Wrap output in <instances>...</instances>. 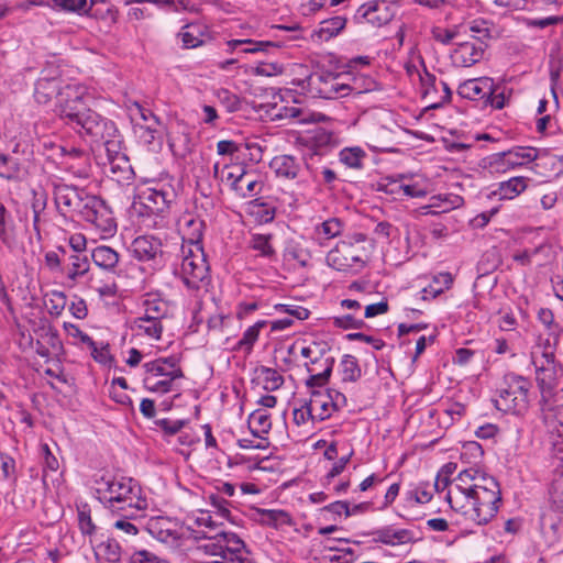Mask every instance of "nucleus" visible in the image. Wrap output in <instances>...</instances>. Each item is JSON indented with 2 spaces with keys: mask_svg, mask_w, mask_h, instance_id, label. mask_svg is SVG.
I'll return each mask as SVG.
<instances>
[{
  "mask_svg": "<svg viewBox=\"0 0 563 563\" xmlns=\"http://www.w3.org/2000/svg\"><path fill=\"white\" fill-rule=\"evenodd\" d=\"M98 499L104 508L120 517H135L143 512L147 506V499L142 495V487L132 477L102 476L96 481Z\"/></svg>",
  "mask_w": 563,
  "mask_h": 563,
  "instance_id": "1",
  "label": "nucleus"
},
{
  "mask_svg": "<svg viewBox=\"0 0 563 563\" xmlns=\"http://www.w3.org/2000/svg\"><path fill=\"white\" fill-rule=\"evenodd\" d=\"M488 489L473 490L468 493L448 492L445 499L451 508L476 525H486L498 512L501 503V493L498 483L488 481Z\"/></svg>",
  "mask_w": 563,
  "mask_h": 563,
  "instance_id": "2",
  "label": "nucleus"
},
{
  "mask_svg": "<svg viewBox=\"0 0 563 563\" xmlns=\"http://www.w3.org/2000/svg\"><path fill=\"white\" fill-rule=\"evenodd\" d=\"M195 538L207 540L197 550L216 558L211 563H252L244 541L234 532L221 530L209 534L208 531L200 530Z\"/></svg>",
  "mask_w": 563,
  "mask_h": 563,
  "instance_id": "3",
  "label": "nucleus"
},
{
  "mask_svg": "<svg viewBox=\"0 0 563 563\" xmlns=\"http://www.w3.org/2000/svg\"><path fill=\"white\" fill-rule=\"evenodd\" d=\"M357 79H354V85L342 81V76L329 71H317L309 76L308 86L310 92L318 98L322 99H338L349 96L352 91L357 95L364 91H371L376 82L372 79H364V86L357 85Z\"/></svg>",
  "mask_w": 563,
  "mask_h": 563,
  "instance_id": "4",
  "label": "nucleus"
},
{
  "mask_svg": "<svg viewBox=\"0 0 563 563\" xmlns=\"http://www.w3.org/2000/svg\"><path fill=\"white\" fill-rule=\"evenodd\" d=\"M65 124L86 136H102L107 131H112L108 118L91 110L86 101L64 110H55Z\"/></svg>",
  "mask_w": 563,
  "mask_h": 563,
  "instance_id": "5",
  "label": "nucleus"
},
{
  "mask_svg": "<svg viewBox=\"0 0 563 563\" xmlns=\"http://www.w3.org/2000/svg\"><path fill=\"white\" fill-rule=\"evenodd\" d=\"M353 239L355 243L340 241L328 253L325 261L330 267L345 273H357L364 267L366 263L365 250L357 244L363 243L366 238L363 233H356Z\"/></svg>",
  "mask_w": 563,
  "mask_h": 563,
  "instance_id": "6",
  "label": "nucleus"
},
{
  "mask_svg": "<svg viewBox=\"0 0 563 563\" xmlns=\"http://www.w3.org/2000/svg\"><path fill=\"white\" fill-rule=\"evenodd\" d=\"M505 387L495 399L498 410L514 415H521L528 409V394L530 382L520 375L509 373L504 378Z\"/></svg>",
  "mask_w": 563,
  "mask_h": 563,
  "instance_id": "7",
  "label": "nucleus"
},
{
  "mask_svg": "<svg viewBox=\"0 0 563 563\" xmlns=\"http://www.w3.org/2000/svg\"><path fill=\"white\" fill-rule=\"evenodd\" d=\"M76 213L103 232L110 233L115 230V223L109 207L101 198L90 195L88 191L81 199L80 207H78Z\"/></svg>",
  "mask_w": 563,
  "mask_h": 563,
  "instance_id": "8",
  "label": "nucleus"
},
{
  "mask_svg": "<svg viewBox=\"0 0 563 563\" xmlns=\"http://www.w3.org/2000/svg\"><path fill=\"white\" fill-rule=\"evenodd\" d=\"M145 531L157 541L172 548L180 545L184 526L169 517H151L144 525Z\"/></svg>",
  "mask_w": 563,
  "mask_h": 563,
  "instance_id": "9",
  "label": "nucleus"
},
{
  "mask_svg": "<svg viewBox=\"0 0 563 563\" xmlns=\"http://www.w3.org/2000/svg\"><path fill=\"white\" fill-rule=\"evenodd\" d=\"M181 280L188 289H199L200 284L209 276V266L202 251L195 254L189 250L184 256L180 267Z\"/></svg>",
  "mask_w": 563,
  "mask_h": 563,
  "instance_id": "10",
  "label": "nucleus"
},
{
  "mask_svg": "<svg viewBox=\"0 0 563 563\" xmlns=\"http://www.w3.org/2000/svg\"><path fill=\"white\" fill-rule=\"evenodd\" d=\"M543 358L536 369V380L541 394L540 399L558 395L559 380L562 376V369L555 364L553 355H543Z\"/></svg>",
  "mask_w": 563,
  "mask_h": 563,
  "instance_id": "11",
  "label": "nucleus"
},
{
  "mask_svg": "<svg viewBox=\"0 0 563 563\" xmlns=\"http://www.w3.org/2000/svg\"><path fill=\"white\" fill-rule=\"evenodd\" d=\"M394 16L393 8L386 1L379 0L361 5L354 19L357 23H368L374 27H380L389 23Z\"/></svg>",
  "mask_w": 563,
  "mask_h": 563,
  "instance_id": "12",
  "label": "nucleus"
},
{
  "mask_svg": "<svg viewBox=\"0 0 563 563\" xmlns=\"http://www.w3.org/2000/svg\"><path fill=\"white\" fill-rule=\"evenodd\" d=\"M177 194L170 184H157L142 194L143 205L152 213H162L175 201Z\"/></svg>",
  "mask_w": 563,
  "mask_h": 563,
  "instance_id": "13",
  "label": "nucleus"
},
{
  "mask_svg": "<svg viewBox=\"0 0 563 563\" xmlns=\"http://www.w3.org/2000/svg\"><path fill=\"white\" fill-rule=\"evenodd\" d=\"M130 252L140 262L153 261L156 264L163 263V243L161 239L154 235H140L135 238L130 245Z\"/></svg>",
  "mask_w": 563,
  "mask_h": 563,
  "instance_id": "14",
  "label": "nucleus"
},
{
  "mask_svg": "<svg viewBox=\"0 0 563 563\" xmlns=\"http://www.w3.org/2000/svg\"><path fill=\"white\" fill-rule=\"evenodd\" d=\"M87 190L65 183L54 184V199L58 209L76 212Z\"/></svg>",
  "mask_w": 563,
  "mask_h": 563,
  "instance_id": "15",
  "label": "nucleus"
},
{
  "mask_svg": "<svg viewBox=\"0 0 563 563\" xmlns=\"http://www.w3.org/2000/svg\"><path fill=\"white\" fill-rule=\"evenodd\" d=\"M540 411L543 422L552 432H563V397L555 395L540 399Z\"/></svg>",
  "mask_w": 563,
  "mask_h": 563,
  "instance_id": "16",
  "label": "nucleus"
},
{
  "mask_svg": "<svg viewBox=\"0 0 563 563\" xmlns=\"http://www.w3.org/2000/svg\"><path fill=\"white\" fill-rule=\"evenodd\" d=\"M145 373L155 377L175 380L184 377V372L179 366V360L176 356L158 357L143 365Z\"/></svg>",
  "mask_w": 563,
  "mask_h": 563,
  "instance_id": "17",
  "label": "nucleus"
},
{
  "mask_svg": "<svg viewBox=\"0 0 563 563\" xmlns=\"http://www.w3.org/2000/svg\"><path fill=\"white\" fill-rule=\"evenodd\" d=\"M457 93L464 99L485 102L486 96L493 93V79L489 77L467 79L459 86Z\"/></svg>",
  "mask_w": 563,
  "mask_h": 563,
  "instance_id": "18",
  "label": "nucleus"
},
{
  "mask_svg": "<svg viewBox=\"0 0 563 563\" xmlns=\"http://www.w3.org/2000/svg\"><path fill=\"white\" fill-rule=\"evenodd\" d=\"M181 40L183 48H196L211 41L212 36L209 27L200 22H191L184 25L178 33Z\"/></svg>",
  "mask_w": 563,
  "mask_h": 563,
  "instance_id": "19",
  "label": "nucleus"
},
{
  "mask_svg": "<svg viewBox=\"0 0 563 563\" xmlns=\"http://www.w3.org/2000/svg\"><path fill=\"white\" fill-rule=\"evenodd\" d=\"M485 47L476 42H463L453 51L451 58L455 66L471 67L484 56Z\"/></svg>",
  "mask_w": 563,
  "mask_h": 563,
  "instance_id": "20",
  "label": "nucleus"
},
{
  "mask_svg": "<svg viewBox=\"0 0 563 563\" xmlns=\"http://www.w3.org/2000/svg\"><path fill=\"white\" fill-rule=\"evenodd\" d=\"M88 98V89L78 82H68L59 88L56 95L55 110H64L67 107H74Z\"/></svg>",
  "mask_w": 563,
  "mask_h": 563,
  "instance_id": "21",
  "label": "nucleus"
},
{
  "mask_svg": "<svg viewBox=\"0 0 563 563\" xmlns=\"http://www.w3.org/2000/svg\"><path fill=\"white\" fill-rule=\"evenodd\" d=\"M375 542H380L387 545H398L410 542L412 540V532L407 529H394L391 526L376 529L369 533Z\"/></svg>",
  "mask_w": 563,
  "mask_h": 563,
  "instance_id": "22",
  "label": "nucleus"
},
{
  "mask_svg": "<svg viewBox=\"0 0 563 563\" xmlns=\"http://www.w3.org/2000/svg\"><path fill=\"white\" fill-rule=\"evenodd\" d=\"M529 178L517 176L511 177L506 181L497 185V188L492 191V196L497 197L499 200H511L522 194L528 187Z\"/></svg>",
  "mask_w": 563,
  "mask_h": 563,
  "instance_id": "23",
  "label": "nucleus"
},
{
  "mask_svg": "<svg viewBox=\"0 0 563 563\" xmlns=\"http://www.w3.org/2000/svg\"><path fill=\"white\" fill-rule=\"evenodd\" d=\"M108 122L112 125V131H107L100 137H89L92 142H103L108 159L118 158V156H124L125 154L122 152V139L119 130L112 120L108 119Z\"/></svg>",
  "mask_w": 563,
  "mask_h": 563,
  "instance_id": "24",
  "label": "nucleus"
},
{
  "mask_svg": "<svg viewBox=\"0 0 563 563\" xmlns=\"http://www.w3.org/2000/svg\"><path fill=\"white\" fill-rule=\"evenodd\" d=\"M92 262L100 268L118 274L117 267L120 261L119 253L110 246L99 245L91 251Z\"/></svg>",
  "mask_w": 563,
  "mask_h": 563,
  "instance_id": "25",
  "label": "nucleus"
},
{
  "mask_svg": "<svg viewBox=\"0 0 563 563\" xmlns=\"http://www.w3.org/2000/svg\"><path fill=\"white\" fill-rule=\"evenodd\" d=\"M271 168L278 177L296 179L300 176L301 167L299 162L290 155H280L273 158Z\"/></svg>",
  "mask_w": 563,
  "mask_h": 563,
  "instance_id": "26",
  "label": "nucleus"
},
{
  "mask_svg": "<svg viewBox=\"0 0 563 563\" xmlns=\"http://www.w3.org/2000/svg\"><path fill=\"white\" fill-rule=\"evenodd\" d=\"M302 140L311 151L312 158L314 155H322L323 152L332 144L333 134L323 128H317L302 137Z\"/></svg>",
  "mask_w": 563,
  "mask_h": 563,
  "instance_id": "27",
  "label": "nucleus"
},
{
  "mask_svg": "<svg viewBox=\"0 0 563 563\" xmlns=\"http://www.w3.org/2000/svg\"><path fill=\"white\" fill-rule=\"evenodd\" d=\"M228 52L233 53L238 47H242L240 53L255 54L260 52L268 53L276 49L279 45L271 41H253V40H231L227 43Z\"/></svg>",
  "mask_w": 563,
  "mask_h": 563,
  "instance_id": "28",
  "label": "nucleus"
},
{
  "mask_svg": "<svg viewBox=\"0 0 563 563\" xmlns=\"http://www.w3.org/2000/svg\"><path fill=\"white\" fill-rule=\"evenodd\" d=\"M344 230V222L339 218H329L316 225L314 238L319 245L324 246L325 242L332 240Z\"/></svg>",
  "mask_w": 563,
  "mask_h": 563,
  "instance_id": "29",
  "label": "nucleus"
},
{
  "mask_svg": "<svg viewBox=\"0 0 563 563\" xmlns=\"http://www.w3.org/2000/svg\"><path fill=\"white\" fill-rule=\"evenodd\" d=\"M260 516L258 522L264 526L273 527L278 529L284 526H291V516L283 509H256Z\"/></svg>",
  "mask_w": 563,
  "mask_h": 563,
  "instance_id": "30",
  "label": "nucleus"
},
{
  "mask_svg": "<svg viewBox=\"0 0 563 563\" xmlns=\"http://www.w3.org/2000/svg\"><path fill=\"white\" fill-rule=\"evenodd\" d=\"M334 363H335L334 357L327 356L323 360V365H321L323 367L322 371L318 372V373H314L317 371V368L309 366V364L307 363L306 364L307 371L311 374L308 377V379L306 380V386L308 388H311L312 390H314L313 389L314 387H322L325 384H328V382L332 375Z\"/></svg>",
  "mask_w": 563,
  "mask_h": 563,
  "instance_id": "31",
  "label": "nucleus"
},
{
  "mask_svg": "<svg viewBox=\"0 0 563 563\" xmlns=\"http://www.w3.org/2000/svg\"><path fill=\"white\" fill-rule=\"evenodd\" d=\"M246 211L260 223H269L275 219L276 208L261 198L246 203Z\"/></svg>",
  "mask_w": 563,
  "mask_h": 563,
  "instance_id": "32",
  "label": "nucleus"
},
{
  "mask_svg": "<svg viewBox=\"0 0 563 563\" xmlns=\"http://www.w3.org/2000/svg\"><path fill=\"white\" fill-rule=\"evenodd\" d=\"M506 154L508 156V165L515 169L536 161L539 156V151L531 146H515L506 151Z\"/></svg>",
  "mask_w": 563,
  "mask_h": 563,
  "instance_id": "33",
  "label": "nucleus"
},
{
  "mask_svg": "<svg viewBox=\"0 0 563 563\" xmlns=\"http://www.w3.org/2000/svg\"><path fill=\"white\" fill-rule=\"evenodd\" d=\"M95 555L98 561L118 563L121 560V547L115 539L108 538L95 547Z\"/></svg>",
  "mask_w": 563,
  "mask_h": 563,
  "instance_id": "34",
  "label": "nucleus"
},
{
  "mask_svg": "<svg viewBox=\"0 0 563 563\" xmlns=\"http://www.w3.org/2000/svg\"><path fill=\"white\" fill-rule=\"evenodd\" d=\"M203 227L205 223L199 218L189 217L184 219V236L190 244L196 246L198 252L202 251L200 242L203 235Z\"/></svg>",
  "mask_w": 563,
  "mask_h": 563,
  "instance_id": "35",
  "label": "nucleus"
},
{
  "mask_svg": "<svg viewBox=\"0 0 563 563\" xmlns=\"http://www.w3.org/2000/svg\"><path fill=\"white\" fill-rule=\"evenodd\" d=\"M59 88H63V86L58 81H49L45 78H38L35 82L34 98L37 103L46 104L54 97L56 98Z\"/></svg>",
  "mask_w": 563,
  "mask_h": 563,
  "instance_id": "36",
  "label": "nucleus"
},
{
  "mask_svg": "<svg viewBox=\"0 0 563 563\" xmlns=\"http://www.w3.org/2000/svg\"><path fill=\"white\" fill-rule=\"evenodd\" d=\"M307 402L319 421L330 418L332 412L335 411L329 405L327 396L320 390H311L310 400Z\"/></svg>",
  "mask_w": 563,
  "mask_h": 563,
  "instance_id": "37",
  "label": "nucleus"
},
{
  "mask_svg": "<svg viewBox=\"0 0 563 563\" xmlns=\"http://www.w3.org/2000/svg\"><path fill=\"white\" fill-rule=\"evenodd\" d=\"M267 325L266 320H260L255 322L253 325L249 327L242 338L236 342L233 350L235 351H244L245 353H251L255 342L258 339L261 329Z\"/></svg>",
  "mask_w": 563,
  "mask_h": 563,
  "instance_id": "38",
  "label": "nucleus"
},
{
  "mask_svg": "<svg viewBox=\"0 0 563 563\" xmlns=\"http://www.w3.org/2000/svg\"><path fill=\"white\" fill-rule=\"evenodd\" d=\"M340 374L343 383H355L362 377L358 361L351 354H344L340 362Z\"/></svg>",
  "mask_w": 563,
  "mask_h": 563,
  "instance_id": "39",
  "label": "nucleus"
},
{
  "mask_svg": "<svg viewBox=\"0 0 563 563\" xmlns=\"http://www.w3.org/2000/svg\"><path fill=\"white\" fill-rule=\"evenodd\" d=\"M345 24L346 19L341 15L325 19L320 22L317 34L320 38L328 41L336 36L345 27Z\"/></svg>",
  "mask_w": 563,
  "mask_h": 563,
  "instance_id": "40",
  "label": "nucleus"
},
{
  "mask_svg": "<svg viewBox=\"0 0 563 563\" xmlns=\"http://www.w3.org/2000/svg\"><path fill=\"white\" fill-rule=\"evenodd\" d=\"M69 260V269L67 272V277L75 282L78 277L84 276L89 271V261L88 257L81 253H74L68 256Z\"/></svg>",
  "mask_w": 563,
  "mask_h": 563,
  "instance_id": "41",
  "label": "nucleus"
},
{
  "mask_svg": "<svg viewBox=\"0 0 563 563\" xmlns=\"http://www.w3.org/2000/svg\"><path fill=\"white\" fill-rule=\"evenodd\" d=\"M272 234L254 233L251 235L250 246L263 257L272 258L275 250L271 243Z\"/></svg>",
  "mask_w": 563,
  "mask_h": 563,
  "instance_id": "42",
  "label": "nucleus"
},
{
  "mask_svg": "<svg viewBox=\"0 0 563 563\" xmlns=\"http://www.w3.org/2000/svg\"><path fill=\"white\" fill-rule=\"evenodd\" d=\"M365 157L361 147H345L340 152V161L350 168H362Z\"/></svg>",
  "mask_w": 563,
  "mask_h": 563,
  "instance_id": "43",
  "label": "nucleus"
},
{
  "mask_svg": "<svg viewBox=\"0 0 563 563\" xmlns=\"http://www.w3.org/2000/svg\"><path fill=\"white\" fill-rule=\"evenodd\" d=\"M132 329L135 330L139 335H145L152 340H159L164 327L161 322L133 321Z\"/></svg>",
  "mask_w": 563,
  "mask_h": 563,
  "instance_id": "44",
  "label": "nucleus"
},
{
  "mask_svg": "<svg viewBox=\"0 0 563 563\" xmlns=\"http://www.w3.org/2000/svg\"><path fill=\"white\" fill-rule=\"evenodd\" d=\"M329 350L330 349L327 346V344H320L317 342H312V344H310L308 346H303L301 349L300 353H301L302 357L310 360V364L312 366L317 365L320 362H321V365H323V360L327 357V356H324V354Z\"/></svg>",
  "mask_w": 563,
  "mask_h": 563,
  "instance_id": "45",
  "label": "nucleus"
},
{
  "mask_svg": "<svg viewBox=\"0 0 563 563\" xmlns=\"http://www.w3.org/2000/svg\"><path fill=\"white\" fill-rule=\"evenodd\" d=\"M506 151L492 154L484 159V167L489 168L493 173H506L509 169H512L510 165H508V156H506Z\"/></svg>",
  "mask_w": 563,
  "mask_h": 563,
  "instance_id": "46",
  "label": "nucleus"
},
{
  "mask_svg": "<svg viewBox=\"0 0 563 563\" xmlns=\"http://www.w3.org/2000/svg\"><path fill=\"white\" fill-rule=\"evenodd\" d=\"M261 375L263 376L264 389L274 391L279 389L284 384V377L274 368L262 366Z\"/></svg>",
  "mask_w": 563,
  "mask_h": 563,
  "instance_id": "47",
  "label": "nucleus"
},
{
  "mask_svg": "<svg viewBox=\"0 0 563 563\" xmlns=\"http://www.w3.org/2000/svg\"><path fill=\"white\" fill-rule=\"evenodd\" d=\"M332 323L335 328L349 330V329H362L366 325L362 317H356L355 313H346L339 317L332 318Z\"/></svg>",
  "mask_w": 563,
  "mask_h": 563,
  "instance_id": "48",
  "label": "nucleus"
},
{
  "mask_svg": "<svg viewBox=\"0 0 563 563\" xmlns=\"http://www.w3.org/2000/svg\"><path fill=\"white\" fill-rule=\"evenodd\" d=\"M45 305L51 316H59L67 303V297L63 291L52 290Z\"/></svg>",
  "mask_w": 563,
  "mask_h": 563,
  "instance_id": "49",
  "label": "nucleus"
},
{
  "mask_svg": "<svg viewBox=\"0 0 563 563\" xmlns=\"http://www.w3.org/2000/svg\"><path fill=\"white\" fill-rule=\"evenodd\" d=\"M472 36L477 41V44L487 46L486 41L492 38L489 23L485 20H474L470 25Z\"/></svg>",
  "mask_w": 563,
  "mask_h": 563,
  "instance_id": "50",
  "label": "nucleus"
},
{
  "mask_svg": "<svg viewBox=\"0 0 563 563\" xmlns=\"http://www.w3.org/2000/svg\"><path fill=\"white\" fill-rule=\"evenodd\" d=\"M143 306L146 312L159 320L161 323H163V320L168 317V305L162 299H146Z\"/></svg>",
  "mask_w": 563,
  "mask_h": 563,
  "instance_id": "51",
  "label": "nucleus"
},
{
  "mask_svg": "<svg viewBox=\"0 0 563 563\" xmlns=\"http://www.w3.org/2000/svg\"><path fill=\"white\" fill-rule=\"evenodd\" d=\"M157 124H142L136 123L134 125V133L137 135L139 140L145 145H152L158 135V130L156 129Z\"/></svg>",
  "mask_w": 563,
  "mask_h": 563,
  "instance_id": "52",
  "label": "nucleus"
},
{
  "mask_svg": "<svg viewBox=\"0 0 563 563\" xmlns=\"http://www.w3.org/2000/svg\"><path fill=\"white\" fill-rule=\"evenodd\" d=\"M263 184L250 174V178H246L244 183H241L235 190V194L241 198H249L261 192Z\"/></svg>",
  "mask_w": 563,
  "mask_h": 563,
  "instance_id": "53",
  "label": "nucleus"
},
{
  "mask_svg": "<svg viewBox=\"0 0 563 563\" xmlns=\"http://www.w3.org/2000/svg\"><path fill=\"white\" fill-rule=\"evenodd\" d=\"M108 161L112 174H119V176L124 180H129L131 178L132 168L126 155L118 156V158H112Z\"/></svg>",
  "mask_w": 563,
  "mask_h": 563,
  "instance_id": "54",
  "label": "nucleus"
},
{
  "mask_svg": "<svg viewBox=\"0 0 563 563\" xmlns=\"http://www.w3.org/2000/svg\"><path fill=\"white\" fill-rule=\"evenodd\" d=\"M157 377L147 375L144 377V386L152 393L166 394L173 389V382L168 379H156Z\"/></svg>",
  "mask_w": 563,
  "mask_h": 563,
  "instance_id": "55",
  "label": "nucleus"
},
{
  "mask_svg": "<svg viewBox=\"0 0 563 563\" xmlns=\"http://www.w3.org/2000/svg\"><path fill=\"white\" fill-rule=\"evenodd\" d=\"M249 424L257 427V431L268 433L272 427L271 416L264 410H255L249 417Z\"/></svg>",
  "mask_w": 563,
  "mask_h": 563,
  "instance_id": "56",
  "label": "nucleus"
},
{
  "mask_svg": "<svg viewBox=\"0 0 563 563\" xmlns=\"http://www.w3.org/2000/svg\"><path fill=\"white\" fill-rule=\"evenodd\" d=\"M140 517H142V512L135 517H121L113 523V528L121 531L126 537H134L140 532V529L131 520H135Z\"/></svg>",
  "mask_w": 563,
  "mask_h": 563,
  "instance_id": "57",
  "label": "nucleus"
},
{
  "mask_svg": "<svg viewBox=\"0 0 563 563\" xmlns=\"http://www.w3.org/2000/svg\"><path fill=\"white\" fill-rule=\"evenodd\" d=\"M477 478H475V482L471 484L470 486H457V493H468L473 490H479V489H488V481H492L493 483H498L493 476H488L485 473H482L477 470L476 474Z\"/></svg>",
  "mask_w": 563,
  "mask_h": 563,
  "instance_id": "58",
  "label": "nucleus"
},
{
  "mask_svg": "<svg viewBox=\"0 0 563 563\" xmlns=\"http://www.w3.org/2000/svg\"><path fill=\"white\" fill-rule=\"evenodd\" d=\"M539 321L547 328L549 334L556 338L560 333V325L554 322V316L552 310L548 308H541L538 312Z\"/></svg>",
  "mask_w": 563,
  "mask_h": 563,
  "instance_id": "59",
  "label": "nucleus"
},
{
  "mask_svg": "<svg viewBox=\"0 0 563 563\" xmlns=\"http://www.w3.org/2000/svg\"><path fill=\"white\" fill-rule=\"evenodd\" d=\"M218 99L230 113L238 111L241 107L240 98L227 89L219 90Z\"/></svg>",
  "mask_w": 563,
  "mask_h": 563,
  "instance_id": "60",
  "label": "nucleus"
},
{
  "mask_svg": "<svg viewBox=\"0 0 563 563\" xmlns=\"http://www.w3.org/2000/svg\"><path fill=\"white\" fill-rule=\"evenodd\" d=\"M246 178H250V173L245 170L243 166L236 165L232 170L228 172L224 179L230 183L232 190H236L241 183H244Z\"/></svg>",
  "mask_w": 563,
  "mask_h": 563,
  "instance_id": "61",
  "label": "nucleus"
},
{
  "mask_svg": "<svg viewBox=\"0 0 563 563\" xmlns=\"http://www.w3.org/2000/svg\"><path fill=\"white\" fill-rule=\"evenodd\" d=\"M53 7L70 12L81 13L86 11L87 0H52Z\"/></svg>",
  "mask_w": 563,
  "mask_h": 563,
  "instance_id": "62",
  "label": "nucleus"
},
{
  "mask_svg": "<svg viewBox=\"0 0 563 563\" xmlns=\"http://www.w3.org/2000/svg\"><path fill=\"white\" fill-rule=\"evenodd\" d=\"M484 104L485 106L489 104L490 107H493L495 109H503L506 104V97H505L504 90L499 86H496L494 81H493V93L486 96Z\"/></svg>",
  "mask_w": 563,
  "mask_h": 563,
  "instance_id": "63",
  "label": "nucleus"
},
{
  "mask_svg": "<svg viewBox=\"0 0 563 563\" xmlns=\"http://www.w3.org/2000/svg\"><path fill=\"white\" fill-rule=\"evenodd\" d=\"M128 563H161V560L147 550H140L131 554Z\"/></svg>",
  "mask_w": 563,
  "mask_h": 563,
  "instance_id": "64",
  "label": "nucleus"
}]
</instances>
